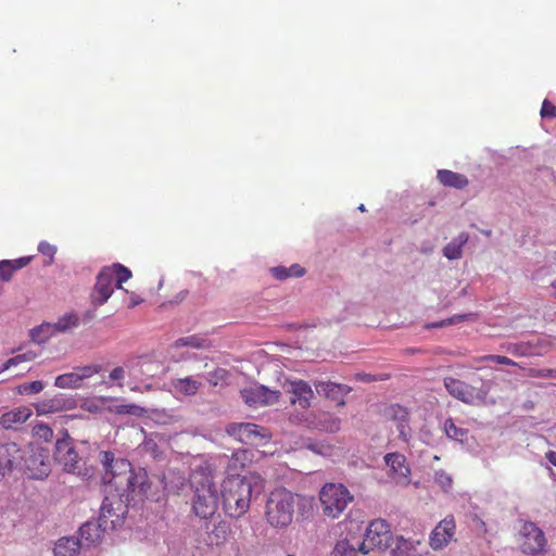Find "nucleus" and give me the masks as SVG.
I'll return each mask as SVG.
<instances>
[{"label":"nucleus","mask_w":556,"mask_h":556,"mask_svg":"<svg viewBox=\"0 0 556 556\" xmlns=\"http://www.w3.org/2000/svg\"><path fill=\"white\" fill-rule=\"evenodd\" d=\"M413 549V543L403 536L396 538L395 547L391 549V556H409Z\"/></svg>","instance_id":"a19ab883"},{"label":"nucleus","mask_w":556,"mask_h":556,"mask_svg":"<svg viewBox=\"0 0 556 556\" xmlns=\"http://www.w3.org/2000/svg\"><path fill=\"white\" fill-rule=\"evenodd\" d=\"M193 496L191 500L193 513L202 519L212 517L218 507V492L214 482L207 477L192 482Z\"/></svg>","instance_id":"39448f33"},{"label":"nucleus","mask_w":556,"mask_h":556,"mask_svg":"<svg viewBox=\"0 0 556 556\" xmlns=\"http://www.w3.org/2000/svg\"><path fill=\"white\" fill-rule=\"evenodd\" d=\"M114 273L105 267L98 274L97 281L90 294L91 304L98 307L104 304L113 293Z\"/></svg>","instance_id":"4468645a"},{"label":"nucleus","mask_w":556,"mask_h":556,"mask_svg":"<svg viewBox=\"0 0 556 556\" xmlns=\"http://www.w3.org/2000/svg\"><path fill=\"white\" fill-rule=\"evenodd\" d=\"M480 386L473 383H467L453 377H446L443 380V384L448 394L465 404H473L476 401L484 403L490 390L492 382L490 380L478 379Z\"/></svg>","instance_id":"20e7f679"},{"label":"nucleus","mask_w":556,"mask_h":556,"mask_svg":"<svg viewBox=\"0 0 556 556\" xmlns=\"http://www.w3.org/2000/svg\"><path fill=\"white\" fill-rule=\"evenodd\" d=\"M513 353L515 354H519V355H525L527 354L526 352V348L523 345H514V349L511 350Z\"/></svg>","instance_id":"0e129e2a"},{"label":"nucleus","mask_w":556,"mask_h":556,"mask_svg":"<svg viewBox=\"0 0 556 556\" xmlns=\"http://www.w3.org/2000/svg\"><path fill=\"white\" fill-rule=\"evenodd\" d=\"M252 460V452L244 448H239L232 453L227 462V472L228 477L232 475H238L237 472L251 463Z\"/></svg>","instance_id":"393cba45"},{"label":"nucleus","mask_w":556,"mask_h":556,"mask_svg":"<svg viewBox=\"0 0 556 556\" xmlns=\"http://www.w3.org/2000/svg\"><path fill=\"white\" fill-rule=\"evenodd\" d=\"M392 532L389 525L382 519H376L367 527L364 541L359 544L358 551L368 554L369 551L378 548L384 551L391 546Z\"/></svg>","instance_id":"1a4fd4ad"},{"label":"nucleus","mask_w":556,"mask_h":556,"mask_svg":"<svg viewBox=\"0 0 556 556\" xmlns=\"http://www.w3.org/2000/svg\"><path fill=\"white\" fill-rule=\"evenodd\" d=\"M438 179L443 186L455 189H464L469 184L465 175L448 169L438 170Z\"/></svg>","instance_id":"bb28decb"},{"label":"nucleus","mask_w":556,"mask_h":556,"mask_svg":"<svg viewBox=\"0 0 556 556\" xmlns=\"http://www.w3.org/2000/svg\"><path fill=\"white\" fill-rule=\"evenodd\" d=\"M38 251L41 254L50 257V261H49V264H50L53 261V256L56 252V248L46 241H41L38 245Z\"/></svg>","instance_id":"3c124183"},{"label":"nucleus","mask_w":556,"mask_h":556,"mask_svg":"<svg viewBox=\"0 0 556 556\" xmlns=\"http://www.w3.org/2000/svg\"><path fill=\"white\" fill-rule=\"evenodd\" d=\"M116 412L118 414H129L137 417H141L147 413L143 407L136 404L119 405L116 407Z\"/></svg>","instance_id":"a18cd8bd"},{"label":"nucleus","mask_w":556,"mask_h":556,"mask_svg":"<svg viewBox=\"0 0 556 556\" xmlns=\"http://www.w3.org/2000/svg\"><path fill=\"white\" fill-rule=\"evenodd\" d=\"M174 345L175 348L190 346L193 349H208L211 343L205 338L199 336H189L177 339Z\"/></svg>","instance_id":"f704fd0d"},{"label":"nucleus","mask_w":556,"mask_h":556,"mask_svg":"<svg viewBox=\"0 0 556 556\" xmlns=\"http://www.w3.org/2000/svg\"><path fill=\"white\" fill-rule=\"evenodd\" d=\"M312 424L315 429L328 433L338 432L341 428V419L328 412H318L314 415Z\"/></svg>","instance_id":"5701e85b"},{"label":"nucleus","mask_w":556,"mask_h":556,"mask_svg":"<svg viewBox=\"0 0 556 556\" xmlns=\"http://www.w3.org/2000/svg\"><path fill=\"white\" fill-rule=\"evenodd\" d=\"M75 406L76 401L73 397H66L64 394L59 393L53 397L45 400L37 404L36 408L39 415H43L73 409Z\"/></svg>","instance_id":"412c9836"},{"label":"nucleus","mask_w":556,"mask_h":556,"mask_svg":"<svg viewBox=\"0 0 556 556\" xmlns=\"http://www.w3.org/2000/svg\"><path fill=\"white\" fill-rule=\"evenodd\" d=\"M172 386L177 393L184 395H194L202 383L191 377L173 380Z\"/></svg>","instance_id":"c85d7f7f"},{"label":"nucleus","mask_w":556,"mask_h":556,"mask_svg":"<svg viewBox=\"0 0 556 556\" xmlns=\"http://www.w3.org/2000/svg\"><path fill=\"white\" fill-rule=\"evenodd\" d=\"M23 460L25 472L30 479L41 480L47 478L51 472L48 448H33L29 455Z\"/></svg>","instance_id":"9d476101"},{"label":"nucleus","mask_w":556,"mask_h":556,"mask_svg":"<svg viewBox=\"0 0 556 556\" xmlns=\"http://www.w3.org/2000/svg\"><path fill=\"white\" fill-rule=\"evenodd\" d=\"M541 116L543 118H546V117H549V118L555 117L556 118V106L548 100H544L542 108H541Z\"/></svg>","instance_id":"603ef678"},{"label":"nucleus","mask_w":556,"mask_h":556,"mask_svg":"<svg viewBox=\"0 0 556 556\" xmlns=\"http://www.w3.org/2000/svg\"><path fill=\"white\" fill-rule=\"evenodd\" d=\"M229 526L227 522L222 521L218 525H215L214 528L207 533V541L211 545H220L223 544L228 536Z\"/></svg>","instance_id":"473e14b6"},{"label":"nucleus","mask_w":556,"mask_h":556,"mask_svg":"<svg viewBox=\"0 0 556 556\" xmlns=\"http://www.w3.org/2000/svg\"><path fill=\"white\" fill-rule=\"evenodd\" d=\"M106 531V525L102 523L99 518L97 521H87L79 528V540L83 544L90 546L100 542Z\"/></svg>","instance_id":"4be33fe9"},{"label":"nucleus","mask_w":556,"mask_h":556,"mask_svg":"<svg viewBox=\"0 0 556 556\" xmlns=\"http://www.w3.org/2000/svg\"><path fill=\"white\" fill-rule=\"evenodd\" d=\"M354 379L356 381L370 383V382H376V381H386V380L390 379V375L389 374L371 375V374H366V372H357V374H355Z\"/></svg>","instance_id":"37998d69"},{"label":"nucleus","mask_w":556,"mask_h":556,"mask_svg":"<svg viewBox=\"0 0 556 556\" xmlns=\"http://www.w3.org/2000/svg\"><path fill=\"white\" fill-rule=\"evenodd\" d=\"M384 416L396 424L399 438L404 442H408L412 429L409 427V413L407 408L399 404H392L386 408Z\"/></svg>","instance_id":"dca6fc26"},{"label":"nucleus","mask_w":556,"mask_h":556,"mask_svg":"<svg viewBox=\"0 0 556 556\" xmlns=\"http://www.w3.org/2000/svg\"><path fill=\"white\" fill-rule=\"evenodd\" d=\"M129 482L119 489V493H124L126 501L134 500V495H146L149 489L148 475L143 469H139L137 472L130 469L128 473Z\"/></svg>","instance_id":"6ab92c4d"},{"label":"nucleus","mask_w":556,"mask_h":556,"mask_svg":"<svg viewBox=\"0 0 556 556\" xmlns=\"http://www.w3.org/2000/svg\"><path fill=\"white\" fill-rule=\"evenodd\" d=\"M30 260H31L30 257H21L18 260L12 261L13 262V267L15 268V270H17L20 268H23L26 265H28Z\"/></svg>","instance_id":"13d9d810"},{"label":"nucleus","mask_w":556,"mask_h":556,"mask_svg":"<svg viewBox=\"0 0 556 556\" xmlns=\"http://www.w3.org/2000/svg\"><path fill=\"white\" fill-rule=\"evenodd\" d=\"M80 323V317L75 312H70L61 316L56 323H53V329L56 332H67L73 328L78 327Z\"/></svg>","instance_id":"c756f323"},{"label":"nucleus","mask_w":556,"mask_h":556,"mask_svg":"<svg viewBox=\"0 0 556 556\" xmlns=\"http://www.w3.org/2000/svg\"><path fill=\"white\" fill-rule=\"evenodd\" d=\"M319 500L324 514L337 518L353 501V495L343 484L328 483L323 486Z\"/></svg>","instance_id":"0eeeda50"},{"label":"nucleus","mask_w":556,"mask_h":556,"mask_svg":"<svg viewBox=\"0 0 556 556\" xmlns=\"http://www.w3.org/2000/svg\"><path fill=\"white\" fill-rule=\"evenodd\" d=\"M100 368L101 367L99 365H89L76 368L75 372L79 376L81 382L85 378L91 377L92 375L99 372Z\"/></svg>","instance_id":"09e8293b"},{"label":"nucleus","mask_w":556,"mask_h":556,"mask_svg":"<svg viewBox=\"0 0 556 556\" xmlns=\"http://www.w3.org/2000/svg\"><path fill=\"white\" fill-rule=\"evenodd\" d=\"M444 431L447 438L463 443L467 439L468 430L457 427L452 418L444 421Z\"/></svg>","instance_id":"c9c22d12"},{"label":"nucleus","mask_w":556,"mask_h":556,"mask_svg":"<svg viewBox=\"0 0 556 556\" xmlns=\"http://www.w3.org/2000/svg\"><path fill=\"white\" fill-rule=\"evenodd\" d=\"M33 433L35 437L42 439L45 442H50L53 438V430L45 424L36 425L33 428Z\"/></svg>","instance_id":"c03bdc74"},{"label":"nucleus","mask_w":556,"mask_h":556,"mask_svg":"<svg viewBox=\"0 0 556 556\" xmlns=\"http://www.w3.org/2000/svg\"><path fill=\"white\" fill-rule=\"evenodd\" d=\"M479 361H491L496 364L509 365V366L517 365L513 359H510L506 356H502V355H484V356L480 357Z\"/></svg>","instance_id":"8fccbe9b"},{"label":"nucleus","mask_w":556,"mask_h":556,"mask_svg":"<svg viewBox=\"0 0 556 556\" xmlns=\"http://www.w3.org/2000/svg\"><path fill=\"white\" fill-rule=\"evenodd\" d=\"M55 387L58 388H77L80 386V378L79 376L75 372V370L73 372H68V374H64V375H61V376H58L55 378V382H54Z\"/></svg>","instance_id":"4c0bfd02"},{"label":"nucleus","mask_w":556,"mask_h":556,"mask_svg":"<svg viewBox=\"0 0 556 556\" xmlns=\"http://www.w3.org/2000/svg\"><path fill=\"white\" fill-rule=\"evenodd\" d=\"M144 446H146L148 450H153V451L156 448V444H155L152 440L147 441V442L144 443Z\"/></svg>","instance_id":"69168bd1"},{"label":"nucleus","mask_w":556,"mask_h":556,"mask_svg":"<svg viewBox=\"0 0 556 556\" xmlns=\"http://www.w3.org/2000/svg\"><path fill=\"white\" fill-rule=\"evenodd\" d=\"M468 239V233L460 232L456 238H454L443 248V255L448 260L460 258L463 255V247L467 243Z\"/></svg>","instance_id":"cd10ccee"},{"label":"nucleus","mask_w":556,"mask_h":556,"mask_svg":"<svg viewBox=\"0 0 556 556\" xmlns=\"http://www.w3.org/2000/svg\"><path fill=\"white\" fill-rule=\"evenodd\" d=\"M283 390L292 404L298 403L302 408H307L311 405L314 392L307 382L303 380L286 381Z\"/></svg>","instance_id":"2eb2a0df"},{"label":"nucleus","mask_w":556,"mask_h":556,"mask_svg":"<svg viewBox=\"0 0 556 556\" xmlns=\"http://www.w3.org/2000/svg\"><path fill=\"white\" fill-rule=\"evenodd\" d=\"M14 271L15 268L13 267L12 261L0 262V279L3 281H9L12 278Z\"/></svg>","instance_id":"49530a36"},{"label":"nucleus","mask_w":556,"mask_h":556,"mask_svg":"<svg viewBox=\"0 0 556 556\" xmlns=\"http://www.w3.org/2000/svg\"><path fill=\"white\" fill-rule=\"evenodd\" d=\"M34 356H35L34 354H28V353L16 355L15 357H12L7 361V363L4 364V369H8L13 365H17L21 362L30 361L34 358Z\"/></svg>","instance_id":"864d4df0"},{"label":"nucleus","mask_w":556,"mask_h":556,"mask_svg":"<svg viewBox=\"0 0 556 556\" xmlns=\"http://www.w3.org/2000/svg\"><path fill=\"white\" fill-rule=\"evenodd\" d=\"M24 456L20 446L15 442H9L0 446V471L2 478L7 471L22 468Z\"/></svg>","instance_id":"f3484780"},{"label":"nucleus","mask_w":556,"mask_h":556,"mask_svg":"<svg viewBox=\"0 0 556 556\" xmlns=\"http://www.w3.org/2000/svg\"><path fill=\"white\" fill-rule=\"evenodd\" d=\"M357 551L349 540L343 539L337 542L331 556H357Z\"/></svg>","instance_id":"58836bf2"},{"label":"nucleus","mask_w":556,"mask_h":556,"mask_svg":"<svg viewBox=\"0 0 556 556\" xmlns=\"http://www.w3.org/2000/svg\"><path fill=\"white\" fill-rule=\"evenodd\" d=\"M270 273L278 280H286L290 277H302L305 274V269L299 264H293L290 267L276 266L270 268Z\"/></svg>","instance_id":"2f4dec72"},{"label":"nucleus","mask_w":556,"mask_h":556,"mask_svg":"<svg viewBox=\"0 0 556 556\" xmlns=\"http://www.w3.org/2000/svg\"><path fill=\"white\" fill-rule=\"evenodd\" d=\"M56 333L55 329L51 323H43L38 327H35L30 330L29 336L34 342L39 344L45 343L48 339Z\"/></svg>","instance_id":"72a5a7b5"},{"label":"nucleus","mask_w":556,"mask_h":556,"mask_svg":"<svg viewBox=\"0 0 556 556\" xmlns=\"http://www.w3.org/2000/svg\"><path fill=\"white\" fill-rule=\"evenodd\" d=\"M471 316H472V314H458V315H454V316L447 318V323L446 324H448L450 326L451 325H456L458 323H462V321L470 319Z\"/></svg>","instance_id":"5fc2aeb1"},{"label":"nucleus","mask_w":556,"mask_h":556,"mask_svg":"<svg viewBox=\"0 0 556 556\" xmlns=\"http://www.w3.org/2000/svg\"><path fill=\"white\" fill-rule=\"evenodd\" d=\"M30 416L31 409L26 406H21L2 414L0 424L5 429H13L24 424Z\"/></svg>","instance_id":"b1692460"},{"label":"nucleus","mask_w":556,"mask_h":556,"mask_svg":"<svg viewBox=\"0 0 556 556\" xmlns=\"http://www.w3.org/2000/svg\"><path fill=\"white\" fill-rule=\"evenodd\" d=\"M262 431H264V428L251 422H233L226 427V432L230 437H233L241 443L250 445L257 444L263 438H265V434Z\"/></svg>","instance_id":"f8f14e48"},{"label":"nucleus","mask_w":556,"mask_h":556,"mask_svg":"<svg viewBox=\"0 0 556 556\" xmlns=\"http://www.w3.org/2000/svg\"><path fill=\"white\" fill-rule=\"evenodd\" d=\"M447 323V318L446 319H442L440 321H437V323H431V324H427L426 325V328L427 329H430V328H442V327H446V326H450Z\"/></svg>","instance_id":"680f3d73"},{"label":"nucleus","mask_w":556,"mask_h":556,"mask_svg":"<svg viewBox=\"0 0 556 556\" xmlns=\"http://www.w3.org/2000/svg\"><path fill=\"white\" fill-rule=\"evenodd\" d=\"M386 464L397 475L407 477L410 472L409 468L405 465V457L397 453H389L384 456Z\"/></svg>","instance_id":"7c9ffc66"},{"label":"nucleus","mask_w":556,"mask_h":556,"mask_svg":"<svg viewBox=\"0 0 556 556\" xmlns=\"http://www.w3.org/2000/svg\"><path fill=\"white\" fill-rule=\"evenodd\" d=\"M114 273V279L116 280V288L121 289L122 283L127 281L131 277V271L119 263L112 266L105 267Z\"/></svg>","instance_id":"ea45409f"},{"label":"nucleus","mask_w":556,"mask_h":556,"mask_svg":"<svg viewBox=\"0 0 556 556\" xmlns=\"http://www.w3.org/2000/svg\"><path fill=\"white\" fill-rule=\"evenodd\" d=\"M138 365L141 366V372L142 374H150V370L149 369H143L144 366H149V365H152V363L146 358V357H139L138 359Z\"/></svg>","instance_id":"052dcab7"},{"label":"nucleus","mask_w":556,"mask_h":556,"mask_svg":"<svg viewBox=\"0 0 556 556\" xmlns=\"http://www.w3.org/2000/svg\"><path fill=\"white\" fill-rule=\"evenodd\" d=\"M43 387L45 386H43L42 381L36 380L33 382H26V383L20 384L17 387V392L20 394H36V393H39L40 391H42Z\"/></svg>","instance_id":"79ce46f5"},{"label":"nucleus","mask_w":556,"mask_h":556,"mask_svg":"<svg viewBox=\"0 0 556 556\" xmlns=\"http://www.w3.org/2000/svg\"><path fill=\"white\" fill-rule=\"evenodd\" d=\"M545 458L551 463L553 466L556 467V452L548 451L545 453Z\"/></svg>","instance_id":"e2e57ef3"},{"label":"nucleus","mask_w":556,"mask_h":556,"mask_svg":"<svg viewBox=\"0 0 556 556\" xmlns=\"http://www.w3.org/2000/svg\"><path fill=\"white\" fill-rule=\"evenodd\" d=\"M83 546L79 539L75 536L61 538L54 546L55 556H77Z\"/></svg>","instance_id":"a878e982"},{"label":"nucleus","mask_w":556,"mask_h":556,"mask_svg":"<svg viewBox=\"0 0 556 556\" xmlns=\"http://www.w3.org/2000/svg\"><path fill=\"white\" fill-rule=\"evenodd\" d=\"M316 392L326 399L337 401L339 406H344V396L352 391L346 384L336 383L331 381H316Z\"/></svg>","instance_id":"aec40b11"},{"label":"nucleus","mask_w":556,"mask_h":556,"mask_svg":"<svg viewBox=\"0 0 556 556\" xmlns=\"http://www.w3.org/2000/svg\"><path fill=\"white\" fill-rule=\"evenodd\" d=\"M161 481L165 491L175 493L185 484L186 480L182 476L176 477L174 472H169L168 476L164 475Z\"/></svg>","instance_id":"e433bc0d"},{"label":"nucleus","mask_w":556,"mask_h":556,"mask_svg":"<svg viewBox=\"0 0 556 556\" xmlns=\"http://www.w3.org/2000/svg\"><path fill=\"white\" fill-rule=\"evenodd\" d=\"M53 458L66 472L81 475L84 462L78 456L67 431L63 432L62 438L56 439Z\"/></svg>","instance_id":"6e6552de"},{"label":"nucleus","mask_w":556,"mask_h":556,"mask_svg":"<svg viewBox=\"0 0 556 556\" xmlns=\"http://www.w3.org/2000/svg\"><path fill=\"white\" fill-rule=\"evenodd\" d=\"M455 533V521L453 517H446L440 521L430 534V545L433 549L446 546Z\"/></svg>","instance_id":"a211bd4d"},{"label":"nucleus","mask_w":556,"mask_h":556,"mask_svg":"<svg viewBox=\"0 0 556 556\" xmlns=\"http://www.w3.org/2000/svg\"><path fill=\"white\" fill-rule=\"evenodd\" d=\"M552 288L554 289L555 294H556V280L552 282Z\"/></svg>","instance_id":"774afa93"},{"label":"nucleus","mask_w":556,"mask_h":556,"mask_svg":"<svg viewBox=\"0 0 556 556\" xmlns=\"http://www.w3.org/2000/svg\"><path fill=\"white\" fill-rule=\"evenodd\" d=\"M100 463L104 468L102 482L104 485V493L115 492L123 489L129 482L128 473L131 465L124 458H116L114 453L110 451L101 452L99 454Z\"/></svg>","instance_id":"7ed1b4c3"},{"label":"nucleus","mask_w":556,"mask_h":556,"mask_svg":"<svg viewBox=\"0 0 556 556\" xmlns=\"http://www.w3.org/2000/svg\"><path fill=\"white\" fill-rule=\"evenodd\" d=\"M96 309L97 307L93 306L92 309H88L86 311L84 314H83V317L80 318V320L84 323V324H88L90 323L91 320H93L96 318Z\"/></svg>","instance_id":"4d7b16f0"},{"label":"nucleus","mask_w":556,"mask_h":556,"mask_svg":"<svg viewBox=\"0 0 556 556\" xmlns=\"http://www.w3.org/2000/svg\"><path fill=\"white\" fill-rule=\"evenodd\" d=\"M125 377V370L123 367H115L111 372H110V378L112 380H123Z\"/></svg>","instance_id":"6e6d98bb"},{"label":"nucleus","mask_w":556,"mask_h":556,"mask_svg":"<svg viewBox=\"0 0 556 556\" xmlns=\"http://www.w3.org/2000/svg\"><path fill=\"white\" fill-rule=\"evenodd\" d=\"M304 445L306 448L313 451L314 453H321L323 445H319L318 443L312 442L311 439H308Z\"/></svg>","instance_id":"bf43d9fd"},{"label":"nucleus","mask_w":556,"mask_h":556,"mask_svg":"<svg viewBox=\"0 0 556 556\" xmlns=\"http://www.w3.org/2000/svg\"><path fill=\"white\" fill-rule=\"evenodd\" d=\"M260 476L232 475L222 484L223 509L230 518L238 519L248 513L253 497L262 491Z\"/></svg>","instance_id":"f257e3e1"},{"label":"nucleus","mask_w":556,"mask_h":556,"mask_svg":"<svg viewBox=\"0 0 556 556\" xmlns=\"http://www.w3.org/2000/svg\"><path fill=\"white\" fill-rule=\"evenodd\" d=\"M241 399L250 407L273 405L279 401L280 391L270 390L263 384H254L240 391Z\"/></svg>","instance_id":"9b49d317"},{"label":"nucleus","mask_w":556,"mask_h":556,"mask_svg":"<svg viewBox=\"0 0 556 556\" xmlns=\"http://www.w3.org/2000/svg\"><path fill=\"white\" fill-rule=\"evenodd\" d=\"M128 502L124 493H104L99 519L106 525L108 531L116 530L124 525L125 517L128 514Z\"/></svg>","instance_id":"423d86ee"},{"label":"nucleus","mask_w":556,"mask_h":556,"mask_svg":"<svg viewBox=\"0 0 556 556\" xmlns=\"http://www.w3.org/2000/svg\"><path fill=\"white\" fill-rule=\"evenodd\" d=\"M522 536L521 549L527 554L542 552L546 544L544 532L533 522H526L520 531Z\"/></svg>","instance_id":"ddd939ff"},{"label":"nucleus","mask_w":556,"mask_h":556,"mask_svg":"<svg viewBox=\"0 0 556 556\" xmlns=\"http://www.w3.org/2000/svg\"><path fill=\"white\" fill-rule=\"evenodd\" d=\"M228 377V370L224 368H216L208 374L207 381L210 384L216 387L218 381L225 380Z\"/></svg>","instance_id":"de8ad7c7"},{"label":"nucleus","mask_w":556,"mask_h":556,"mask_svg":"<svg viewBox=\"0 0 556 556\" xmlns=\"http://www.w3.org/2000/svg\"><path fill=\"white\" fill-rule=\"evenodd\" d=\"M306 500L298 494H294L287 489H276L270 492L266 502V518L267 521L277 528L289 526L298 508L302 513L306 506Z\"/></svg>","instance_id":"f03ea898"},{"label":"nucleus","mask_w":556,"mask_h":556,"mask_svg":"<svg viewBox=\"0 0 556 556\" xmlns=\"http://www.w3.org/2000/svg\"><path fill=\"white\" fill-rule=\"evenodd\" d=\"M141 301H142L141 299H131L130 307H135L136 305L141 303Z\"/></svg>","instance_id":"338daca9"}]
</instances>
